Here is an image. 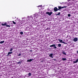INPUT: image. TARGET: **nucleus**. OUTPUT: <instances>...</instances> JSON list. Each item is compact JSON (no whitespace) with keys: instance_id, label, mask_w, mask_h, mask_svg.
<instances>
[{"instance_id":"obj_1","label":"nucleus","mask_w":78,"mask_h":78,"mask_svg":"<svg viewBox=\"0 0 78 78\" xmlns=\"http://www.w3.org/2000/svg\"><path fill=\"white\" fill-rule=\"evenodd\" d=\"M49 47H54L55 49L57 48V47L56 46V44H53L52 45H50Z\"/></svg>"},{"instance_id":"obj_2","label":"nucleus","mask_w":78,"mask_h":78,"mask_svg":"<svg viewBox=\"0 0 78 78\" xmlns=\"http://www.w3.org/2000/svg\"><path fill=\"white\" fill-rule=\"evenodd\" d=\"M67 8V6H63V7H61V6H58V10H60V9H62V8Z\"/></svg>"},{"instance_id":"obj_3","label":"nucleus","mask_w":78,"mask_h":78,"mask_svg":"<svg viewBox=\"0 0 78 78\" xmlns=\"http://www.w3.org/2000/svg\"><path fill=\"white\" fill-rule=\"evenodd\" d=\"M46 14H48V16H51V14H53V12H46Z\"/></svg>"},{"instance_id":"obj_4","label":"nucleus","mask_w":78,"mask_h":78,"mask_svg":"<svg viewBox=\"0 0 78 78\" xmlns=\"http://www.w3.org/2000/svg\"><path fill=\"white\" fill-rule=\"evenodd\" d=\"M54 11L55 12H57L58 11V9L57 8V7H55L54 9Z\"/></svg>"},{"instance_id":"obj_5","label":"nucleus","mask_w":78,"mask_h":78,"mask_svg":"<svg viewBox=\"0 0 78 78\" xmlns=\"http://www.w3.org/2000/svg\"><path fill=\"white\" fill-rule=\"evenodd\" d=\"M73 41H74V42H76V41H78V38H77V37H76L74 38Z\"/></svg>"},{"instance_id":"obj_6","label":"nucleus","mask_w":78,"mask_h":78,"mask_svg":"<svg viewBox=\"0 0 78 78\" xmlns=\"http://www.w3.org/2000/svg\"><path fill=\"white\" fill-rule=\"evenodd\" d=\"M34 61V59H30V60H27V62H31V61Z\"/></svg>"},{"instance_id":"obj_7","label":"nucleus","mask_w":78,"mask_h":78,"mask_svg":"<svg viewBox=\"0 0 78 78\" xmlns=\"http://www.w3.org/2000/svg\"><path fill=\"white\" fill-rule=\"evenodd\" d=\"M53 54L52 53H51L50 55H49V56L50 58H53Z\"/></svg>"},{"instance_id":"obj_8","label":"nucleus","mask_w":78,"mask_h":78,"mask_svg":"<svg viewBox=\"0 0 78 78\" xmlns=\"http://www.w3.org/2000/svg\"><path fill=\"white\" fill-rule=\"evenodd\" d=\"M1 25L3 26H6V23H5L4 24H2Z\"/></svg>"},{"instance_id":"obj_9","label":"nucleus","mask_w":78,"mask_h":78,"mask_svg":"<svg viewBox=\"0 0 78 78\" xmlns=\"http://www.w3.org/2000/svg\"><path fill=\"white\" fill-rule=\"evenodd\" d=\"M12 52H9L8 53L7 55L8 56L9 55H10V54H12Z\"/></svg>"},{"instance_id":"obj_10","label":"nucleus","mask_w":78,"mask_h":78,"mask_svg":"<svg viewBox=\"0 0 78 78\" xmlns=\"http://www.w3.org/2000/svg\"><path fill=\"white\" fill-rule=\"evenodd\" d=\"M58 41H59V42H60L61 43H62V40H61V39H58Z\"/></svg>"},{"instance_id":"obj_11","label":"nucleus","mask_w":78,"mask_h":78,"mask_svg":"<svg viewBox=\"0 0 78 78\" xmlns=\"http://www.w3.org/2000/svg\"><path fill=\"white\" fill-rule=\"evenodd\" d=\"M62 53L63 55H66V53L64 51H62Z\"/></svg>"},{"instance_id":"obj_12","label":"nucleus","mask_w":78,"mask_h":78,"mask_svg":"<svg viewBox=\"0 0 78 78\" xmlns=\"http://www.w3.org/2000/svg\"><path fill=\"white\" fill-rule=\"evenodd\" d=\"M5 42V41H1L0 42V44H3V43H4Z\"/></svg>"},{"instance_id":"obj_13","label":"nucleus","mask_w":78,"mask_h":78,"mask_svg":"<svg viewBox=\"0 0 78 78\" xmlns=\"http://www.w3.org/2000/svg\"><path fill=\"white\" fill-rule=\"evenodd\" d=\"M62 60L63 61H66V58H62Z\"/></svg>"},{"instance_id":"obj_14","label":"nucleus","mask_w":78,"mask_h":78,"mask_svg":"<svg viewBox=\"0 0 78 78\" xmlns=\"http://www.w3.org/2000/svg\"><path fill=\"white\" fill-rule=\"evenodd\" d=\"M61 14V13L60 12H59L58 14H56V15H57V16H59Z\"/></svg>"},{"instance_id":"obj_15","label":"nucleus","mask_w":78,"mask_h":78,"mask_svg":"<svg viewBox=\"0 0 78 78\" xmlns=\"http://www.w3.org/2000/svg\"><path fill=\"white\" fill-rule=\"evenodd\" d=\"M58 47H61V44H58Z\"/></svg>"},{"instance_id":"obj_16","label":"nucleus","mask_w":78,"mask_h":78,"mask_svg":"<svg viewBox=\"0 0 78 78\" xmlns=\"http://www.w3.org/2000/svg\"><path fill=\"white\" fill-rule=\"evenodd\" d=\"M13 50V49L12 48H11L10 49V51H12Z\"/></svg>"},{"instance_id":"obj_17","label":"nucleus","mask_w":78,"mask_h":78,"mask_svg":"<svg viewBox=\"0 0 78 78\" xmlns=\"http://www.w3.org/2000/svg\"><path fill=\"white\" fill-rule=\"evenodd\" d=\"M12 23H13V24H14V25H16V22H14V21H12Z\"/></svg>"},{"instance_id":"obj_18","label":"nucleus","mask_w":78,"mask_h":78,"mask_svg":"<svg viewBox=\"0 0 78 78\" xmlns=\"http://www.w3.org/2000/svg\"><path fill=\"white\" fill-rule=\"evenodd\" d=\"M7 27H9H9H10V26L9 25H6V26Z\"/></svg>"},{"instance_id":"obj_19","label":"nucleus","mask_w":78,"mask_h":78,"mask_svg":"<svg viewBox=\"0 0 78 78\" xmlns=\"http://www.w3.org/2000/svg\"><path fill=\"white\" fill-rule=\"evenodd\" d=\"M29 76H31V73H29L28 74Z\"/></svg>"},{"instance_id":"obj_20","label":"nucleus","mask_w":78,"mask_h":78,"mask_svg":"<svg viewBox=\"0 0 78 78\" xmlns=\"http://www.w3.org/2000/svg\"><path fill=\"white\" fill-rule=\"evenodd\" d=\"M20 34H21L22 35V34H23V32H20Z\"/></svg>"},{"instance_id":"obj_21","label":"nucleus","mask_w":78,"mask_h":78,"mask_svg":"<svg viewBox=\"0 0 78 78\" xmlns=\"http://www.w3.org/2000/svg\"><path fill=\"white\" fill-rule=\"evenodd\" d=\"M62 43H63V44H66V43H65L64 41H62Z\"/></svg>"},{"instance_id":"obj_22","label":"nucleus","mask_w":78,"mask_h":78,"mask_svg":"<svg viewBox=\"0 0 78 78\" xmlns=\"http://www.w3.org/2000/svg\"><path fill=\"white\" fill-rule=\"evenodd\" d=\"M68 17H70V14H68Z\"/></svg>"},{"instance_id":"obj_23","label":"nucleus","mask_w":78,"mask_h":78,"mask_svg":"<svg viewBox=\"0 0 78 78\" xmlns=\"http://www.w3.org/2000/svg\"><path fill=\"white\" fill-rule=\"evenodd\" d=\"M44 62V60H41V62Z\"/></svg>"},{"instance_id":"obj_24","label":"nucleus","mask_w":78,"mask_h":78,"mask_svg":"<svg viewBox=\"0 0 78 78\" xmlns=\"http://www.w3.org/2000/svg\"><path fill=\"white\" fill-rule=\"evenodd\" d=\"M18 64H20V63H21V62H18Z\"/></svg>"},{"instance_id":"obj_25","label":"nucleus","mask_w":78,"mask_h":78,"mask_svg":"<svg viewBox=\"0 0 78 78\" xmlns=\"http://www.w3.org/2000/svg\"><path fill=\"white\" fill-rule=\"evenodd\" d=\"M18 56H21V54H19L18 55Z\"/></svg>"},{"instance_id":"obj_26","label":"nucleus","mask_w":78,"mask_h":78,"mask_svg":"<svg viewBox=\"0 0 78 78\" xmlns=\"http://www.w3.org/2000/svg\"><path fill=\"white\" fill-rule=\"evenodd\" d=\"M30 52H32V51H33V50H30Z\"/></svg>"},{"instance_id":"obj_27","label":"nucleus","mask_w":78,"mask_h":78,"mask_svg":"<svg viewBox=\"0 0 78 78\" xmlns=\"http://www.w3.org/2000/svg\"><path fill=\"white\" fill-rule=\"evenodd\" d=\"M60 4H61V5H62V4H64V2H62V3H60Z\"/></svg>"},{"instance_id":"obj_28","label":"nucleus","mask_w":78,"mask_h":78,"mask_svg":"<svg viewBox=\"0 0 78 78\" xmlns=\"http://www.w3.org/2000/svg\"><path fill=\"white\" fill-rule=\"evenodd\" d=\"M53 60L54 61H56V59H53Z\"/></svg>"},{"instance_id":"obj_29","label":"nucleus","mask_w":78,"mask_h":78,"mask_svg":"<svg viewBox=\"0 0 78 78\" xmlns=\"http://www.w3.org/2000/svg\"><path fill=\"white\" fill-rule=\"evenodd\" d=\"M40 6H41V5H39V6H38V7H40Z\"/></svg>"},{"instance_id":"obj_30","label":"nucleus","mask_w":78,"mask_h":78,"mask_svg":"<svg viewBox=\"0 0 78 78\" xmlns=\"http://www.w3.org/2000/svg\"><path fill=\"white\" fill-rule=\"evenodd\" d=\"M77 53H78V51H77Z\"/></svg>"}]
</instances>
